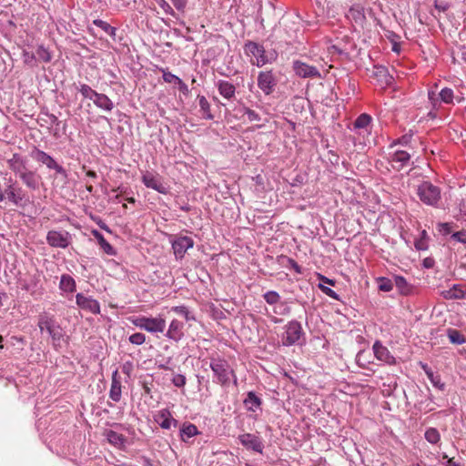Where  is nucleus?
<instances>
[{
	"label": "nucleus",
	"mask_w": 466,
	"mask_h": 466,
	"mask_svg": "<svg viewBox=\"0 0 466 466\" xmlns=\"http://www.w3.org/2000/svg\"><path fill=\"white\" fill-rule=\"evenodd\" d=\"M410 159V155L404 150H396L390 156V160L394 164H398L397 168H401L406 166Z\"/></svg>",
	"instance_id": "25"
},
{
	"label": "nucleus",
	"mask_w": 466,
	"mask_h": 466,
	"mask_svg": "<svg viewBox=\"0 0 466 466\" xmlns=\"http://www.w3.org/2000/svg\"><path fill=\"white\" fill-rule=\"evenodd\" d=\"M416 193L420 200L431 207L437 208L441 198V189L430 181H422L417 186Z\"/></svg>",
	"instance_id": "2"
},
{
	"label": "nucleus",
	"mask_w": 466,
	"mask_h": 466,
	"mask_svg": "<svg viewBox=\"0 0 466 466\" xmlns=\"http://www.w3.org/2000/svg\"><path fill=\"white\" fill-rule=\"evenodd\" d=\"M171 311L182 316L187 321L196 319L194 314L184 305L172 307Z\"/></svg>",
	"instance_id": "37"
},
{
	"label": "nucleus",
	"mask_w": 466,
	"mask_h": 466,
	"mask_svg": "<svg viewBox=\"0 0 466 466\" xmlns=\"http://www.w3.org/2000/svg\"><path fill=\"white\" fill-rule=\"evenodd\" d=\"M428 97H429L430 102L432 105V107L436 108L437 104H438V97H437L436 92L434 90H430L428 92Z\"/></svg>",
	"instance_id": "58"
},
{
	"label": "nucleus",
	"mask_w": 466,
	"mask_h": 466,
	"mask_svg": "<svg viewBox=\"0 0 466 466\" xmlns=\"http://www.w3.org/2000/svg\"><path fill=\"white\" fill-rule=\"evenodd\" d=\"M416 249L418 250H425L428 248L427 239L420 238L417 239L414 243Z\"/></svg>",
	"instance_id": "55"
},
{
	"label": "nucleus",
	"mask_w": 466,
	"mask_h": 466,
	"mask_svg": "<svg viewBox=\"0 0 466 466\" xmlns=\"http://www.w3.org/2000/svg\"><path fill=\"white\" fill-rule=\"evenodd\" d=\"M277 85V79L271 70L260 71L258 75V86L265 94L273 93Z\"/></svg>",
	"instance_id": "9"
},
{
	"label": "nucleus",
	"mask_w": 466,
	"mask_h": 466,
	"mask_svg": "<svg viewBox=\"0 0 466 466\" xmlns=\"http://www.w3.org/2000/svg\"><path fill=\"white\" fill-rule=\"evenodd\" d=\"M46 241L53 248H66L70 245L71 235L66 230H50L46 235Z\"/></svg>",
	"instance_id": "7"
},
{
	"label": "nucleus",
	"mask_w": 466,
	"mask_h": 466,
	"mask_svg": "<svg viewBox=\"0 0 466 466\" xmlns=\"http://www.w3.org/2000/svg\"><path fill=\"white\" fill-rule=\"evenodd\" d=\"M329 53H330V54H341V53H342V52H341V50H340L338 46H334V45H333V46H331L329 48Z\"/></svg>",
	"instance_id": "64"
},
{
	"label": "nucleus",
	"mask_w": 466,
	"mask_h": 466,
	"mask_svg": "<svg viewBox=\"0 0 466 466\" xmlns=\"http://www.w3.org/2000/svg\"><path fill=\"white\" fill-rule=\"evenodd\" d=\"M36 56L34 53L24 51L23 52V58L24 62L27 65H33L35 61Z\"/></svg>",
	"instance_id": "52"
},
{
	"label": "nucleus",
	"mask_w": 466,
	"mask_h": 466,
	"mask_svg": "<svg viewBox=\"0 0 466 466\" xmlns=\"http://www.w3.org/2000/svg\"><path fill=\"white\" fill-rule=\"evenodd\" d=\"M58 325L55 319L47 314H42L38 318V327L41 332L46 331L48 334Z\"/></svg>",
	"instance_id": "27"
},
{
	"label": "nucleus",
	"mask_w": 466,
	"mask_h": 466,
	"mask_svg": "<svg viewBox=\"0 0 466 466\" xmlns=\"http://www.w3.org/2000/svg\"><path fill=\"white\" fill-rule=\"evenodd\" d=\"M6 198L15 206L21 205L25 198L22 188H15L13 186H9L5 189Z\"/></svg>",
	"instance_id": "24"
},
{
	"label": "nucleus",
	"mask_w": 466,
	"mask_h": 466,
	"mask_svg": "<svg viewBox=\"0 0 466 466\" xmlns=\"http://www.w3.org/2000/svg\"><path fill=\"white\" fill-rule=\"evenodd\" d=\"M372 350L377 360L390 365L395 364V358L380 340L374 342Z\"/></svg>",
	"instance_id": "18"
},
{
	"label": "nucleus",
	"mask_w": 466,
	"mask_h": 466,
	"mask_svg": "<svg viewBox=\"0 0 466 466\" xmlns=\"http://www.w3.org/2000/svg\"><path fill=\"white\" fill-rule=\"evenodd\" d=\"M198 100L203 118L213 119L214 116L211 114L210 104L208 103V99L204 96L198 95Z\"/></svg>",
	"instance_id": "33"
},
{
	"label": "nucleus",
	"mask_w": 466,
	"mask_h": 466,
	"mask_svg": "<svg viewBox=\"0 0 466 466\" xmlns=\"http://www.w3.org/2000/svg\"><path fill=\"white\" fill-rule=\"evenodd\" d=\"M438 228H439V231L440 233H441L442 235H448L451 232V223H440L438 225Z\"/></svg>",
	"instance_id": "53"
},
{
	"label": "nucleus",
	"mask_w": 466,
	"mask_h": 466,
	"mask_svg": "<svg viewBox=\"0 0 466 466\" xmlns=\"http://www.w3.org/2000/svg\"><path fill=\"white\" fill-rule=\"evenodd\" d=\"M239 442L248 450L262 453L264 445L261 439L251 433H244L238 436Z\"/></svg>",
	"instance_id": "12"
},
{
	"label": "nucleus",
	"mask_w": 466,
	"mask_h": 466,
	"mask_svg": "<svg viewBox=\"0 0 466 466\" xmlns=\"http://www.w3.org/2000/svg\"><path fill=\"white\" fill-rule=\"evenodd\" d=\"M162 72H163V80L166 83L176 85L177 83V80L180 79L178 76H175L174 74H172L168 71H166L165 69H162Z\"/></svg>",
	"instance_id": "48"
},
{
	"label": "nucleus",
	"mask_w": 466,
	"mask_h": 466,
	"mask_svg": "<svg viewBox=\"0 0 466 466\" xmlns=\"http://www.w3.org/2000/svg\"><path fill=\"white\" fill-rule=\"evenodd\" d=\"M466 295V289L462 286L455 284L448 290L442 292V296L446 299H460L464 298Z\"/></svg>",
	"instance_id": "26"
},
{
	"label": "nucleus",
	"mask_w": 466,
	"mask_h": 466,
	"mask_svg": "<svg viewBox=\"0 0 466 466\" xmlns=\"http://www.w3.org/2000/svg\"><path fill=\"white\" fill-rule=\"evenodd\" d=\"M412 138L411 134H406L402 136L400 138H399L397 141L394 142V145L400 144V145H408Z\"/></svg>",
	"instance_id": "57"
},
{
	"label": "nucleus",
	"mask_w": 466,
	"mask_h": 466,
	"mask_svg": "<svg viewBox=\"0 0 466 466\" xmlns=\"http://www.w3.org/2000/svg\"><path fill=\"white\" fill-rule=\"evenodd\" d=\"M243 114L247 116L248 119L251 122L260 120L259 115L256 111L248 107H243Z\"/></svg>",
	"instance_id": "49"
},
{
	"label": "nucleus",
	"mask_w": 466,
	"mask_h": 466,
	"mask_svg": "<svg viewBox=\"0 0 466 466\" xmlns=\"http://www.w3.org/2000/svg\"><path fill=\"white\" fill-rule=\"evenodd\" d=\"M129 341L135 345H142L146 341V336L143 333H134L129 337Z\"/></svg>",
	"instance_id": "47"
},
{
	"label": "nucleus",
	"mask_w": 466,
	"mask_h": 466,
	"mask_svg": "<svg viewBox=\"0 0 466 466\" xmlns=\"http://www.w3.org/2000/svg\"><path fill=\"white\" fill-rule=\"evenodd\" d=\"M171 2L178 11H184L187 4V0H171Z\"/></svg>",
	"instance_id": "56"
},
{
	"label": "nucleus",
	"mask_w": 466,
	"mask_h": 466,
	"mask_svg": "<svg viewBox=\"0 0 466 466\" xmlns=\"http://www.w3.org/2000/svg\"><path fill=\"white\" fill-rule=\"evenodd\" d=\"M243 403L248 410L256 412L258 410H260L262 400L255 392L248 391Z\"/></svg>",
	"instance_id": "23"
},
{
	"label": "nucleus",
	"mask_w": 466,
	"mask_h": 466,
	"mask_svg": "<svg viewBox=\"0 0 466 466\" xmlns=\"http://www.w3.org/2000/svg\"><path fill=\"white\" fill-rule=\"evenodd\" d=\"M172 382L176 387H184L186 384V377L181 374H177L173 377Z\"/></svg>",
	"instance_id": "51"
},
{
	"label": "nucleus",
	"mask_w": 466,
	"mask_h": 466,
	"mask_svg": "<svg viewBox=\"0 0 466 466\" xmlns=\"http://www.w3.org/2000/svg\"><path fill=\"white\" fill-rule=\"evenodd\" d=\"M394 285L396 286L399 293L402 296H410L413 293L414 288L402 276H394Z\"/></svg>",
	"instance_id": "22"
},
{
	"label": "nucleus",
	"mask_w": 466,
	"mask_h": 466,
	"mask_svg": "<svg viewBox=\"0 0 466 466\" xmlns=\"http://www.w3.org/2000/svg\"><path fill=\"white\" fill-rule=\"evenodd\" d=\"M176 85L178 86L180 92H182L185 95L188 94V87L181 79L177 80V83Z\"/></svg>",
	"instance_id": "60"
},
{
	"label": "nucleus",
	"mask_w": 466,
	"mask_h": 466,
	"mask_svg": "<svg viewBox=\"0 0 466 466\" xmlns=\"http://www.w3.org/2000/svg\"><path fill=\"white\" fill-rule=\"evenodd\" d=\"M379 290L383 292H390L393 289L394 283L391 279L386 277H379L376 279Z\"/></svg>",
	"instance_id": "41"
},
{
	"label": "nucleus",
	"mask_w": 466,
	"mask_h": 466,
	"mask_svg": "<svg viewBox=\"0 0 466 466\" xmlns=\"http://www.w3.org/2000/svg\"><path fill=\"white\" fill-rule=\"evenodd\" d=\"M59 287L63 291L72 292L76 289V282L69 275H62Z\"/></svg>",
	"instance_id": "35"
},
{
	"label": "nucleus",
	"mask_w": 466,
	"mask_h": 466,
	"mask_svg": "<svg viewBox=\"0 0 466 466\" xmlns=\"http://www.w3.org/2000/svg\"><path fill=\"white\" fill-rule=\"evenodd\" d=\"M93 103L100 109L110 112L114 108V103L105 94L97 93Z\"/></svg>",
	"instance_id": "28"
},
{
	"label": "nucleus",
	"mask_w": 466,
	"mask_h": 466,
	"mask_svg": "<svg viewBox=\"0 0 466 466\" xmlns=\"http://www.w3.org/2000/svg\"><path fill=\"white\" fill-rule=\"evenodd\" d=\"M142 182L147 187L152 188L158 193H167V188L164 186L159 175L157 174H154L148 171L145 172L142 176Z\"/></svg>",
	"instance_id": "13"
},
{
	"label": "nucleus",
	"mask_w": 466,
	"mask_h": 466,
	"mask_svg": "<svg viewBox=\"0 0 466 466\" xmlns=\"http://www.w3.org/2000/svg\"><path fill=\"white\" fill-rule=\"evenodd\" d=\"M439 96L442 102L451 104L453 100V91L448 87L442 88L439 93Z\"/></svg>",
	"instance_id": "44"
},
{
	"label": "nucleus",
	"mask_w": 466,
	"mask_h": 466,
	"mask_svg": "<svg viewBox=\"0 0 466 466\" xmlns=\"http://www.w3.org/2000/svg\"><path fill=\"white\" fill-rule=\"evenodd\" d=\"M303 336L304 331L301 324L297 320H291L285 326V331L281 336V342L286 347L299 344Z\"/></svg>",
	"instance_id": "6"
},
{
	"label": "nucleus",
	"mask_w": 466,
	"mask_h": 466,
	"mask_svg": "<svg viewBox=\"0 0 466 466\" xmlns=\"http://www.w3.org/2000/svg\"><path fill=\"white\" fill-rule=\"evenodd\" d=\"M435 7L440 11H446L449 7L448 4L441 2V3H435Z\"/></svg>",
	"instance_id": "62"
},
{
	"label": "nucleus",
	"mask_w": 466,
	"mask_h": 466,
	"mask_svg": "<svg viewBox=\"0 0 466 466\" xmlns=\"http://www.w3.org/2000/svg\"><path fill=\"white\" fill-rule=\"evenodd\" d=\"M245 53L250 56V63L254 66L261 67L268 63H271L273 58L270 57L264 46L258 43L248 41L244 46Z\"/></svg>",
	"instance_id": "3"
},
{
	"label": "nucleus",
	"mask_w": 466,
	"mask_h": 466,
	"mask_svg": "<svg viewBox=\"0 0 466 466\" xmlns=\"http://www.w3.org/2000/svg\"><path fill=\"white\" fill-rule=\"evenodd\" d=\"M35 56L38 57L39 60L46 62V63L50 62L52 59V56H51V54L49 53V51L42 46H38V48L36 49Z\"/></svg>",
	"instance_id": "45"
},
{
	"label": "nucleus",
	"mask_w": 466,
	"mask_h": 466,
	"mask_svg": "<svg viewBox=\"0 0 466 466\" xmlns=\"http://www.w3.org/2000/svg\"><path fill=\"white\" fill-rule=\"evenodd\" d=\"M263 298H264L265 301L269 305H275V304L279 303L280 300L279 294L274 290L267 291L263 295Z\"/></svg>",
	"instance_id": "43"
},
{
	"label": "nucleus",
	"mask_w": 466,
	"mask_h": 466,
	"mask_svg": "<svg viewBox=\"0 0 466 466\" xmlns=\"http://www.w3.org/2000/svg\"><path fill=\"white\" fill-rule=\"evenodd\" d=\"M23 184L29 189L35 190L39 187L40 176L29 168L18 177Z\"/></svg>",
	"instance_id": "19"
},
{
	"label": "nucleus",
	"mask_w": 466,
	"mask_h": 466,
	"mask_svg": "<svg viewBox=\"0 0 466 466\" xmlns=\"http://www.w3.org/2000/svg\"><path fill=\"white\" fill-rule=\"evenodd\" d=\"M319 289L323 291V293H325L327 296H329L332 299H338V294L333 289H331L330 288L326 287L322 284H319Z\"/></svg>",
	"instance_id": "54"
},
{
	"label": "nucleus",
	"mask_w": 466,
	"mask_h": 466,
	"mask_svg": "<svg viewBox=\"0 0 466 466\" xmlns=\"http://www.w3.org/2000/svg\"><path fill=\"white\" fill-rule=\"evenodd\" d=\"M374 76L381 86H389L392 82V76H390L388 69L382 66H374Z\"/></svg>",
	"instance_id": "29"
},
{
	"label": "nucleus",
	"mask_w": 466,
	"mask_h": 466,
	"mask_svg": "<svg viewBox=\"0 0 466 466\" xmlns=\"http://www.w3.org/2000/svg\"><path fill=\"white\" fill-rule=\"evenodd\" d=\"M209 367L214 374V382L223 387L228 386L231 380L235 386L238 385V378L229 363L220 358H211Z\"/></svg>",
	"instance_id": "1"
},
{
	"label": "nucleus",
	"mask_w": 466,
	"mask_h": 466,
	"mask_svg": "<svg viewBox=\"0 0 466 466\" xmlns=\"http://www.w3.org/2000/svg\"><path fill=\"white\" fill-rule=\"evenodd\" d=\"M451 238L457 242L466 244V232L461 230L451 235Z\"/></svg>",
	"instance_id": "50"
},
{
	"label": "nucleus",
	"mask_w": 466,
	"mask_h": 466,
	"mask_svg": "<svg viewBox=\"0 0 466 466\" xmlns=\"http://www.w3.org/2000/svg\"><path fill=\"white\" fill-rule=\"evenodd\" d=\"M347 17L357 24H362L365 20V15L360 6L351 7L347 14Z\"/></svg>",
	"instance_id": "32"
},
{
	"label": "nucleus",
	"mask_w": 466,
	"mask_h": 466,
	"mask_svg": "<svg viewBox=\"0 0 466 466\" xmlns=\"http://www.w3.org/2000/svg\"><path fill=\"white\" fill-rule=\"evenodd\" d=\"M370 123L371 116L368 114H361L355 120L352 130L359 136L365 138L366 136L370 135Z\"/></svg>",
	"instance_id": "14"
},
{
	"label": "nucleus",
	"mask_w": 466,
	"mask_h": 466,
	"mask_svg": "<svg viewBox=\"0 0 466 466\" xmlns=\"http://www.w3.org/2000/svg\"><path fill=\"white\" fill-rule=\"evenodd\" d=\"M132 323L150 333H162L166 329V320L162 317L138 316L132 319Z\"/></svg>",
	"instance_id": "4"
},
{
	"label": "nucleus",
	"mask_w": 466,
	"mask_h": 466,
	"mask_svg": "<svg viewBox=\"0 0 466 466\" xmlns=\"http://www.w3.org/2000/svg\"><path fill=\"white\" fill-rule=\"evenodd\" d=\"M219 94L226 99H232L235 97L236 94V86L227 81V80H218L216 84Z\"/></svg>",
	"instance_id": "21"
},
{
	"label": "nucleus",
	"mask_w": 466,
	"mask_h": 466,
	"mask_svg": "<svg viewBox=\"0 0 466 466\" xmlns=\"http://www.w3.org/2000/svg\"><path fill=\"white\" fill-rule=\"evenodd\" d=\"M49 336L52 339L54 347H58L63 339L64 333L62 328L58 325L53 330H50Z\"/></svg>",
	"instance_id": "42"
},
{
	"label": "nucleus",
	"mask_w": 466,
	"mask_h": 466,
	"mask_svg": "<svg viewBox=\"0 0 466 466\" xmlns=\"http://www.w3.org/2000/svg\"><path fill=\"white\" fill-rule=\"evenodd\" d=\"M172 249L177 259H182L186 252L194 247V240L187 236H178L171 240Z\"/></svg>",
	"instance_id": "8"
},
{
	"label": "nucleus",
	"mask_w": 466,
	"mask_h": 466,
	"mask_svg": "<svg viewBox=\"0 0 466 466\" xmlns=\"http://www.w3.org/2000/svg\"><path fill=\"white\" fill-rule=\"evenodd\" d=\"M429 375V378L431 379V382L438 388H440L441 390L443 389V386L444 384L443 383H440V381H436L434 379H433V374L432 373H428Z\"/></svg>",
	"instance_id": "63"
},
{
	"label": "nucleus",
	"mask_w": 466,
	"mask_h": 466,
	"mask_svg": "<svg viewBox=\"0 0 466 466\" xmlns=\"http://www.w3.org/2000/svg\"><path fill=\"white\" fill-rule=\"evenodd\" d=\"M157 5L164 11L166 15L174 16L175 12L171 5L166 0H155Z\"/></svg>",
	"instance_id": "46"
},
{
	"label": "nucleus",
	"mask_w": 466,
	"mask_h": 466,
	"mask_svg": "<svg viewBox=\"0 0 466 466\" xmlns=\"http://www.w3.org/2000/svg\"><path fill=\"white\" fill-rule=\"evenodd\" d=\"M293 69L297 76L303 78L320 77V73L317 67L301 61H294Z\"/></svg>",
	"instance_id": "16"
},
{
	"label": "nucleus",
	"mask_w": 466,
	"mask_h": 466,
	"mask_svg": "<svg viewBox=\"0 0 466 466\" xmlns=\"http://www.w3.org/2000/svg\"><path fill=\"white\" fill-rule=\"evenodd\" d=\"M154 420L164 430L176 428L178 421L173 418L168 409H161L154 414Z\"/></svg>",
	"instance_id": "11"
},
{
	"label": "nucleus",
	"mask_w": 466,
	"mask_h": 466,
	"mask_svg": "<svg viewBox=\"0 0 466 466\" xmlns=\"http://www.w3.org/2000/svg\"><path fill=\"white\" fill-rule=\"evenodd\" d=\"M93 24L96 25L97 27L101 28L105 33L109 35L111 37L115 38L116 28L114 26H111L106 21H103L101 19H96L93 21Z\"/></svg>",
	"instance_id": "40"
},
{
	"label": "nucleus",
	"mask_w": 466,
	"mask_h": 466,
	"mask_svg": "<svg viewBox=\"0 0 466 466\" xmlns=\"http://www.w3.org/2000/svg\"><path fill=\"white\" fill-rule=\"evenodd\" d=\"M199 433L195 424L185 422L180 428V437L183 441H187L188 439L198 435Z\"/></svg>",
	"instance_id": "30"
},
{
	"label": "nucleus",
	"mask_w": 466,
	"mask_h": 466,
	"mask_svg": "<svg viewBox=\"0 0 466 466\" xmlns=\"http://www.w3.org/2000/svg\"><path fill=\"white\" fill-rule=\"evenodd\" d=\"M425 440L431 444H437L441 441V434L436 428L431 427L425 431Z\"/></svg>",
	"instance_id": "38"
},
{
	"label": "nucleus",
	"mask_w": 466,
	"mask_h": 466,
	"mask_svg": "<svg viewBox=\"0 0 466 466\" xmlns=\"http://www.w3.org/2000/svg\"><path fill=\"white\" fill-rule=\"evenodd\" d=\"M109 398L116 402H118L121 400V380L117 370H116L112 374Z\"/></svg>",
	"instance_id": "20"
},
{
	"label": "nucleus",
	"mask_w": 466,
	"mask_h": 466,
	"mask_svg": "<svg viewBox=\"0 0 466 466\" xmlns=\"http://www.w3.org/2000/svg\"><path fill=\"white\" fill-rule=\"evenodd\" d=\"M7 165L16 177H19L28 169L26 158L18 153H14L7 159Z\"/></svg>",
	"instance_id": "15"
},
{
	"label": "nucleus",
	"mask_w": 466,
	"mask_h": 466,
	"mask_svg": "<svg viewBox=\"0 0 466 466\" xmlns=\"http://www.w3.org/2000/svg\"><path fill=\"white\" fill-rule=\"evenodd\" d=\"M448 338L451 343L456 345H461L466 342L465 337L455 329H448Z\"/></svg>",
	"instance_id": "39"
},
{
	"label": "nucleus",
	"mask_w": 466,
	"mask_h": 466,
	"mask_svg": "<svg viewBox=\"0 0 466 466\" xmlns=\"http://www.w3.org/2000/svg\"><path fill=\"white\" fill-rule=\"evenodd\" d=\"M94 236L97 239L99 246L103 249V251L107 255H115L116 251L114 248L106 240L103 235L98 231H94Z\"/></svg>",
	"instance_id": "34"
},
{
	"label": "nucleus",
	"mask_w": 466,
	"mask_h": 466,
	"mask_svg": "<svg viewBox=\"0 0 466 466\" xmlns=\"http://www.w3.org/2000/svg\"><path fill=\"white\" fill-rule=\"evenodd\" d=\"M442 459L446 460L445 466H461L460 462L455 461L453 459L448 457L447 454H442Z\"/></svg>",
	"instance_id": "59"
},
{
	"label": "nucleus",
	"mask_w": 466,
	"mask_h": 466,
	"mask_svg": "<svg viewBox=\"0 0 466 466\" xmlns=\"http://www.w3.org/2000/svg\"><path fill=\"white\" fill-rule=\"evenodd\" d=\"M165 336L175 342L180 341L185 336L184 323L177 319H172Z\"/></svg>",
	"instance_id": "17"
},
{
	"label": "nucleus",
	"mask_w": 466,
	"mask_h": 466,
	"mask_svg": "<svg viewBox=\"0 0 466 466\" xmlns=\"http://www.w3.org/2000/svg\"><path fill=\"white\" fill-rule=\"evenodd\" d=\"M30 157L37 163L46 166L48 169L55 170L56 174H59L64 177H67L66 170L61 165H59L52 156L39 149L38 147H33L30 152Z\"/></svg>",
	"instance_id": "5"
},
{
	"label": "nucleus",
	"mask_w": 466,
	"mask_h": 466,
	"mask_svg": "<svg viewBox=\"0 0 466 466\" xmlns=\"http://www.w3.org/2000/svg\"><path fill=\"white\" fill-rule=\"evenodd\" d=\"M106 436L107 441L116 447H121L125 444V437L122 434L117 433L114 431H107Z\"/></svg>",
	"instance_id": "36"
},
{
	"label": "nucleus",
	"mask_w": 466,
	"mask_h": 466,
	"mask_svg": "<svg viewBox=\"0 0 466 466\" xmlns=\"http://www.w3.org/2000/svg\"><path fill=\"white\" fill-rule=\"evenodd\" d=\"M76 303L83 310L88 311L95 315L100 313V304L92 297L86 296L82 293H77L76 296Z\"/></svg>",
	"instance_id": "10"
},
{
	"label": "nucleus",
	"mask_w": 466,
	"mask_h": 466,
	"mask_svg": "<svg viewBox=\"0 0 466 466\" xmlns=\"http://www.w3.org/2000/svg\"><path fill=\"white\" fill-rule=\"evenodd\" d=\"M460 214L462 218H466V200H461L459 204Z\"/></svg>",
	"instance_id": "61"
},
{
	"label": "nucleus",
	"mask_w": 466,
	"mask_h": 466,
	"mask_svg": "<svg viewBox=\"0 0 466 466\" xmlns=\"http://www.w3.org/2000/svg\"><path fill=\"white\" fill-rule=\"evenodd\" d=\"M76 89L82 95V96L86 99L94 100L97 92L94 90L91 86L84 83L75 84Z\"/></svg>",
	"instance_id": "31"
}]
</instances>
